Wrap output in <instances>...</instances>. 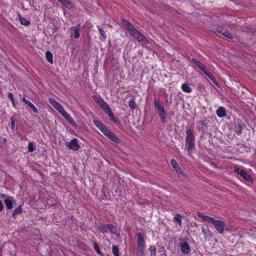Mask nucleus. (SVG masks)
<instances>
[{
	"label": "nucleus",
	"instance_id": "nucleus-1",
	"mask_svg": "<svg viewBox=\"0 0 256 256\" xmlns=\"http://www.w3.org/2000/svg\"><path fill=\"white\" fill-rule=\"evenodd\" d=\"M48 102L71 125L75 128L77 127L76 123L69 114L66 111L62 105L51 98H48Z\"/></svg>",
	"mask_w": 256,
	"mask_h": 256
},
{
	"label": "nucleus",
	"instance_id": "nucleus-2",
	"mask_svg": "<svg viewBox=\"0 0 256 256\" xmlns=\"http://www.w3.org/2000/svg\"><path fill=\"white\" fill-rule=\"evenodd\" d=\"M122 22L123 26L126 28L130 35L136 39L138 42H142L144 44H146L148 42L146 38L144 35L142 34L138 30L134 28L133 26H132L128 22L123 20H122Z\"/></svg>",
	"mask_w": 256,
	"mask_h": 256
},
{
	"label": "nucleus",
	"instance_id": "nucleus-3",
	"mask_svg": "<svg viewBox=\"0 0 256 256\" xmlns=\"http://www.w3.org/2000/svg\"><path fill=\"white\" fill-rule=\"evenodd\" d=\"M154 106L158 111V114L160 116L162 122H164L166 118V112L163 105L161 104L158 100H154Z\"/></svg>",
	"mask_w": 256,
	"mask_h": 256
},
{
	"label": "nucleus",
	"instance_id": "nucleus-4",
	"mask_svg": "<svg viewBox=\"0 0 256 256\" xmlns=\"http://www.w3.org/2000/svg\"><path fill=\"white\" fill-rule=\"evenodd\" d=\"M100 106L101 108L108 116L110 120L115 122L114 116L109 106L104 101Z\"/></svg>",
	"mask_w": 256,
	"mask_h": 256
},
{
	"label": "nucleus",
	"instance_id": "nucleus-5",
	"mask_svg": "<svg viewBox=\"0 0 256 256\" xmlns=\"http://www.w3.org/2000/svg\"><path fill=\"white\" fill-rule=\"evenodd\" d=\"M66 146L69 149L74 151L78 150L80 147V141L77 138H73L70 142H66Z\"/></svg>",
	"mask_w": 256,
	"mask_h": 256
},
{
	"label": "nucleus",
	"instance_id": "nucleus-6",
	"mask_svg": "<svg viewBox=\"0 0 256 256\" xmlns=\"http://www.w3.org/2000/svg\"><path fill=\"white\" fill-rule=\"evenodd\" d=\"M210 224H212L220 233L222 234L224 232L225 224L223 222L216 220L213 218V220Z\"/></svg>",
	"mask_w": 256,
	"mask_h": 256
},
{
	"label": "nucleus",
	"instance_id": "nucleus-7",
	"mask_svg": "<svg viewBox=\"0 0 256 256\" xmlns=\"http://www.w3.org/2000/svg\"><path fill=\"white\" fill-rule=\"evenodd\" d=\"M234 172H237L241 176H242L245 180H250L251 178L249 174H248L244 170L241 169L238 167H236L234 169Z\"/></svg>",
	"mask_w": 256,
	"mask_h": 256
},
{
	"label": "nucleus",
	"instance_id": "nucleus-8",
	"mask_svg": "<svg viewBox=\"0 0 256 256\" xmlns=\"http://www.w3.org/2000/svg\"><path fill=\"white\" fill-rule=\"evenodd\" d=\"M180 246L182 252L184 254H188L191 251V248L188 244L186 242L180 244Z\"/></svg>",
	"mask_w": 256,
	"mask_h": 256
},
{
	"label": "nucleus",
	"instance_id": "nucleus-9",
	"mask_svg": "<svg viewBox=\"0 0 256 256\" xmlns=\"http://www.w3.org/2000/svg\"><path fill=\"white\" fill-rule=\"evenodd\" d=\"M94 125L104 134L108 130L98 120H93Z\"/></svg>",
	"mask_w": 256,
	"mask_h": 256
},
{
	"label": "nucleus",
	"instance_id": "nucleus-10",
	"mask_svg": "<svg viewBox=\"0 0 256 256\" xmlns=\"http://www.w3.org/2000/svg\"><path fill=\"white\" fill-rule=\"evenodd\" d=\"M138 248L140 251H142L145 246V243L144 241V239L142 236L138 234Z\"/></svg>",
	"mask_w": 256,
	"mask_h": 256
},
{
	"label": "nucleus",
	"instance_id": "nucleus-11",
	"mask_svg": "<svg viewBox=\"0 0 256 256\" xmlns=\"http://www.w3.org/2000/svg\"><path fill=\"white\" fill-rule=\"evenodd\" d=\"M104 134L110 140L115 142L116 143H118L119 142V140L118 138L116 136V135L112 133L111 132H110L108 130Z\"/></svg>",
	"mask_w": 256,
	"mask_h": 256
},
{
	"label": "nucleus",
	"instance_id": "nucleus-12",
	"mask_svg": "<svg viewBox=\"0 0 256 256\" xmlns=\"http://www.w3.org/2000/svg\"><path fill=\"white\" fill-rule=\"evenodd\" d=\"M192 62L196 64L198 68L202 70L204 73L208 70L205 66L200 62L197 60L196 58H193L192 59Z\"/></svg>",
	"mask_w": 256,
	"mask_h": 256
},
{
	"label": "nucleus",
	"instance_id": "nucleus-13",
	"mask_svg": "<svg viewBox=\"0 0 256 256\" xmlns=\"http://www.w3.org/2000/svg\"><path fill=\"white\" fill-rule=\"evenodd\" d=\"M22 100L24 103L27 104L33 110V111L34 112H36V113L38 112V110L37 108L34 106V104L32 102H31L28 100H26L25 98H24V97L22 98Z\"/></svg>",
	"mask_w": 256,
	"mask_h": 256
},
{
	"label": "nucleus",
	"instance_id": "nucleus-14",
	"mask_svg": "<svg viewBox=\"0 0 256 256\" xmlns=\"http://www.w3.org/2000/svg\"><path fill=\"white\" fill-rule=\"evenodd\" d=\"M216 114L220 118H223L226 116V110L224 107L220 106L216 110Z\"/></svg>",
	"mask_w": 256,
	"mask_h": 256
},
{
	"label": "nucleus",
	"instance_id": "nucleus-15",
	"mask_svg": "<svg viewBox=\"0 0 256 256\" xmlns=\"http://www.w3.org/2000/svg\"><path fill=\"white\" fill-rule=\"evenodd\" d=\"M198 216L202 220L206 221L208 223H210L213 220V218L204 216L202 213H198Z\"/></svg>",
	"mask_w": 256,
	"mask_h": 256
},
{
	"label": "nucleus",
	"instance_id": "nucleus-16",
	"mask_svg": "<svg viewBox=\"0 0 256 256\" xmlns=\"http://www.w3.org/2000/svg\"><path fill=\"white\" fill-rule=\"evenodd\" d=\"M4 203L8 209L10 210L13 206V200L10 197H8L5 199Z\"/></svg>",
	"mask_w": 256,
	"mask_h": 256
},
{
	"label": "nucleus",
	"instance_id": "nucleus-17",
	"mask_svg": "<svg viewBox=\"0 0 256 256\" xmlns=\"http://www.w3.org/2000/svg\"><path fill=\"white\" fill-rule=\"evenodd\" d=\"M187 142H193L194 136L192 132L190 130H187L186 131V138Z\"/></svg>",
	"mask_w": 256,
	"mask_h": 256
},
{
	"label": "nucleus",
	"instance_id": "nucleus-18",
	"mask_svg": "<svg viewBox=\"0 0 256 256\" xmlns=\"http://www.w3.org/2000/svg\"><path fill=\"white\" fill-rule=\"evenodd\" d=\"M170 162H171V164H172V166L176 170V171L178 174H180L181 173L180 168L179 167V166L178 164V163L176 162L174 160H172Z\"/></svg>",
	"mask_w": 256,
	"mask_h": 256
},
{
	"label": "nucleus",
	"instance_id": "nucleus-19",
	"mask_svg": "<svg viewBox=\"0 0 256 256\" xmlns=\"http://www.w3.org/2000/svg\"><path fill=\"white\" fill-rule=\"evenodd\" d=\"M60 2L68 8H72V4L69 0H62L60 1Z\"/></svg>",
	"mask_w": 256,
	"mask_h": 256
},
{
	"label": "nucleus",
	"instance_id": "nucleus-20",
	"mask_svg": "<svg viewBox=\"0 0 256 256\" xmlns=\"http://www.w3.org/2000/svg\"><path fill=\"white\" fill-rule=\"evenodd\" d=\"M60 2L68 8H72V4L69 0H62L60 1Z\"/></svg>",
	"mask_w": 256,
	"mask_h": 256
},
{
	"label": "nucleus",
	"instance_id": "nucleus-21",
	"mask_svg": "<svg viewBox=\"0 0 256 256\" xmlns=\"http://www.w3.org/2000/svg\"><path fill=\"white\" fill-rule=\"evenodd\" d=\"M182 216L180 214H176L174 218V222L178 223L180 226H182Z\"/></svg>",
	"mask_w": 256,
	"mask_h": 256
},
{
	"label": "nucleus",
	"instance_id": "nucleus-22",
	"mask_svg": "<svg viewBox=\"0 0 256 256\" xmlns=\"http://www.w3.org/2000/svg\"><path fill=\"white\" fill-rule=\"evenodd\" d=\"M204 74H206L215 84L218 85V82H216L214 76V75L210 74V72L208 70L204 72Z\"/></svg>",
	"mask_w": 256,
	"mask_h": 256
},
{
	"label": "nucleus",
	"instance_id": "nucleus-23",
	"mask_svg": "<svg viewBox=\"0 0 256 256\" xmlns=\"http://www.w3.org/2000/svg\"><path fill=\"white\" fill-rule=\"evenodd\" d=\"M182 89L186 92H190L192 91V88L186 84H182Z\"/></svg>",
	"mask_w": 256,
	"mask_h": 256
},
{
	"label": "nucleus",
	"instance_id": "nucleus-24",
	"mask_svg": "<svg viewBox=\"0 0 256 256\" xmlns=\"http://www.w3.org/2000/svg\"><path fill=\"white\" fill-rule=\"evenodd\" d=\"M46 56L47 60L48 62H50V64L53 63V59H52L53 56H52V52H50L49 51L46 52Z\"/></svg>",
	"mask_w": 256,
	"mask_h": 256
},
{
	"label": "nucleus",
	"instance_id": "nucleus-25",
	"mask_svg": "<svg viewBox=\"0 0 256 256\" xmlns=\"http://www.w3.org/2000/svg\"><path fill=\"white\" fill-rule=\"evenodd\" d=\"M80 26L79 25H78L74 28V37L76 38H78L80 37Z\"/></svg>",
	"mask_w": 256,
	"mask_h": 256
},
{
	"label": "nucleus",
	"instance_id": "nucleus-26",
	"mask_svg": "<svg viewBox=\"0 0 256 256\" xmlns=\"http://www.w3.org/2000/svg\"><path fill=\"white\" fill-rule=\"evenodd\" d=\"M92 98L94 102H96L99 106L104 101L103 99L99 96H95Z\"/></svg>",
	"mask_w": 256,
	"mask_h": 256
},
{
	"label": "nucleus",
	"instance_id": "nucleus-27",
	"mask_svg": "<svg viewBox=\"0 0 256 256\" xmlns=\"http://www.w3.org/2000/svg\"><path fill=\"white\" fill-rule=\"evenodd\" d=\"M149 250L150 253V256H156V249L154 246H150L149 248Z\"/></svg>",
	"mask_w": 256,
	"mask_h": 256
},
{
	"label": "nucleus",
	"instance_id": "nucleus-28",
	"mask_svg": "<svg viewBox=\"0 0 256 256\" xmlns=\"http://www.w3.org/2000/svg\"><path fill=\"white\" fill-rule=\"evenodd\" d=\"M19 20H20V24L22 25L28 26L30 24V22L24 18L20 17Z\"/></svg>",
	"mask_w": 256,
	"mask_h": 256
},
{
	"label": "nucleus",
	"instance_id": "nucleus-29",
	"mask_svg": "<svg viewBox=\"0 0 256 256\" xmlns=\"http://www.w3.org/2000/svg\"><path fill=\"white\" fill-rule=\"evenodd\" d=\"M106 228L112 233H116V228L111 224H108Z\"/></svg>",
	"mask_w": 256,
	"mask_h": 256
},
{
	"label": "nucleus",
	"instance_id": "nucleus-30",
	"mask_svg": "<svg viewBox=\"0 0 256 256\" xmlns=\"http://www.w3.org/2000/svg\"><path fill=\"white\" fill-rule=\"evenodd\" d=\"M112 250L114 256H118L119 255L118 248L116 246H113Z\"/></svg>",
	"mask_w": 256,
	"mask_h": 256
},
{
	"label": "nucleus",
	"instance_id": "nucleus-31",
	"mask_svg": "<svg viewBox=\"0 0 256 256\" xmlns=\"http://www.w3.org/2000/svg\"><path fill=\"white\" fill-rule=\"evenodd\" d=\"M28 149L30 152H32L35 150V146L32 142H30L28 144Z\"/></svg>",
	"mask_w": 256,
	"mask_h": 256
},
{
	"label": "nucleus",
	"instance_id": "nucleus-32",
	"mask_svg": "<svg viewBox=\"0 0 256 256\" xmlns=\"http://www.w3.org/2000/svg\"><path fill=\"white\" fill-rule=\"evenodd\" d=\"M99 31L101 36L100 38L102 40H105L106 38V36L104 31L101 28H99Z\"/></svg>",
	"mask_w": 256,
	"mask_h": 256
},
{
	"label": "nucleus",
	"instance_id": "nucleus-33",
	"mask_svg": "<svg viewBox=\"0 0 256 256\" xmlns=\"http://www.w3.org/2000/svg\"><path fill=\"white\" fill-rule=\"evenodd\" d=\"M188 152L190 153V152H192L193 150V148H194V144L193 142H188Z\"/></svg>",
	"mask_w": 256,
	"mask_h": 256
},
{
	"label": "nucleus",
	"instance_id": "nucleus-34",
	"mask_svg": "<svg viewBox=\"0 0 256 256\" xmlns=\"http://www.w3.org/2000/svg\"><path fill=\"white\" fill-rule=\"evenodd\" d=\"M223 34L224 36H225L226 37L228 38H229L230 39L232 38V34L228 31L224 30L223 32Z\"/></svg>",
	"mask_w": 256,
	"mask_h": 256
},
{
	"label": "nucleus",
	"instance_id": "nucleus-35",
	"mask_svg": "<svg viewBox=\"0 0 256 256\" xmlns=\"http://www.w3.org/2000/svg\"><path fill=\"white\" fill-rule=\"evenodd\" d=\"M129 106L132 109L135 108L136 103L134 100H132L129 102Z\"/></svg>",
	"mask_w": 256,
	"mask_h": 256
},
{
	"label": "nucleus",
	"instance_id": "nucleus-36",
	"mask_svg": "<svg viewBox=\"0 0 256 256\" xmlns=\"http://www.w3.org/2000/svg\"><path fill=\"white\" fill-rule=\"evenodd\" d=\"M21 211H22V208H21L20 206L18 208H16L15 210H14L13 214H12L13 216H14L15 214L20 213L21 212Z\"/></svg>",
	"mask_w": 256,
	"mask_h": 256
},
{
	"label": "nucleus",
	"instance_id": "nucleus-37",
	"mask_svg": "<svg viewBox=\"0 0 256 256\" xmlns=\"http://www.w3.org/2000/svg\"><path fill=\"white\" fill-rule=\"evenodd\" d=\"M8 97L11 101H13V100H14L13 94L10 92L8 94Z\"/></svg>",
	"mask_w": 256,
	"mask_h": 256
},
{
	"label": "nucleus",
	"instance_id": "nucleus-38",
	"mask_svg": "<svg viewBox=\"0 0 256 256\" xmlns=\"http://www.w3.org/2000/svg\"><path fill=\"white\" fill-rule=\"evenodd\" d=\"M94 248L96 251V252L100 254V250L99 246H98V245L96 244H94Z\"/></svg>",
	"mask_w": 256,
	"mask_h": 256
},
{
	"label": "nucleus",
	"instance_id": "nucleus-39",
	"mask_svg": "<svg viewBox=\"0 0 256 256\" xmlns=\"http://www.w3.org/2000/svg\"><path fill=\"white\" fill-rule=\"evenodd\" d=\"M10 124H11V127H12V129L14 130L15 128V126H16L15 122H14V120H13V119L11 120Z\"/></svg>",
	"mask_w": 256,
	"mask_h": 256
},
{
	"label": "nucleus",
	"instance_id": "nucleus-40",
	"mask_svg": "<svg viewBox=\"0 0 256 256\" xmlns=\"http://www.w3.org/2000/svg\"><path fill=\"white\" fill-rule=\"evenodd\" d=\"M12 102V105L14 108H16L18 102H16L14 100H13V101H11Z\"/></svg>",
	"mask_w": 256,
	"mask_h": 256
},
{
	"label": "nucleus",
	"instance_id": "nucleus-41",
	"mask_svg": "<svg viewBox=\"0 0 256 256\" xmlns=\"http://www.w3.org/2000/svg\"><path fill=\"white\" fill-rule=\"evenodd\" d=\"M3 208H4V206H3L2 203L0 200V212L2 210Z\"/></svg>",
	"mask_w": 256,
	"mask_h": 256
},
{
	"label": "nucleus",
	"instance_id": "nucleus-42",
	"mask_svg": "<svg viewBox=\"0 0 256 256\" xmlns=\"http://www.w3.org/2000/svg\"><path fill=\"white\" fill-rule=\"evenodd\" d=\"M101 232H103V233H105V232H106V230H101Z\"/></svg>",
	"mask_w": 256,
	"mask_h": 256
},
{
	"label": "nucleus",
	"instance_id": "nucleus-43",
	"mask_svg": "<svg viewBox=\"0 0 256 256\" xmlns=\"http://www.w3.org/2000/svg\"><path fill=\"white\" fill-rule=\"evenodd\" d=\"M236 133L238 134H241V132L240 131H238V132H236Z\"/></svg>",
	"mask_w": 256,
	"mask_h": 256
},
{
	"label": "nucleus",
	"instance_id": "nucleus-44",
	"mask_svg": "<svg viewBox=\"0 0 256 256\" xmlns=\"http://www.w3.org/2000/svg\"><path fill=\"white\" fill-rule=\"evenodd\" d=\"M2 198H5V197H6V196H5L4 194H2Z\"/></svg>",
	"mask_w": 256,
	"mask_h": 256
},
{
	"label": "nucleus",
	"instance_id": "nucleus-45",
	"mask_svg": "<svg viewBox=\"0 0 256 256\" xmlns=\"http://www.w3.org/2000/svg\"><path fill=\"white\" fill-rule=\"evenodd\" d=\"M204 228H203V229H202V232H204Z\"/></svg>",
	"mask_w": 256,
	"mask_h": 256
}]
</instances>
